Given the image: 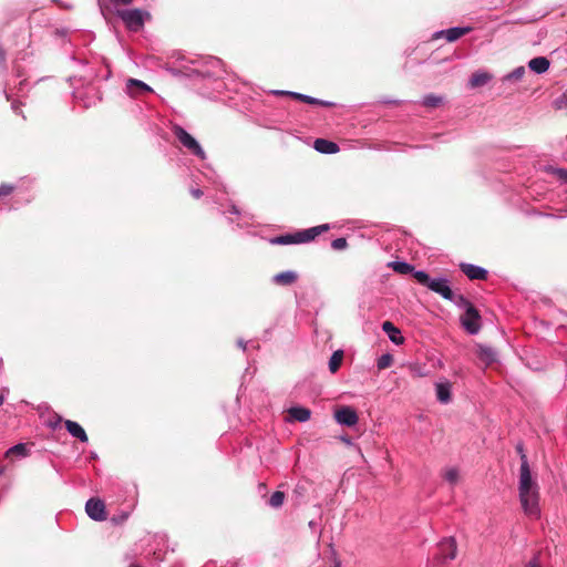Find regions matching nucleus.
<instances>
[{
  "label": "nucleus",
  "instance_id": "f257e3e1",
  "mask_svg": "<svg viewBox=\"0 0 567 567\" xmlns=\"http://www.w3.org/2000/svg\"><path fill=\"white\" fill-rule=\"evenodd\" d=\"M329 225L323 224L291 234L279 235L269 238L271 245H298L315 240L318 236L329 230Z\"/></svg>",
  "mask_w": 567,
  "mask_h": 567
},
{
  "label": "nucleus",
  "instance_id": "f03ea898",
  "mask_svg": "<svg viewBox=\"0 0 567 567\" xmlns=\"http://www.w3.org/2000/svg\"><path fill=\"white\" fill-rule=\"evenodd\" d=\"M415 280L423 287H426L431 291L440 295L443 299L447 300L452 297V288L447 277L440 276L431 278L425 270L414 271Z\"/></svg>",
  "mask_w": 567,
  "mask_h": 567
},
{
  "label": "nucleus",
  "instance_id": "7ed1b4c3",
  "mask_svg": "<svg viewBox=\"0 0 567 567\" xmlns=\"http://www.w3.org/2000/svg\"><path fill=\"white\" fill-rule=\"evenodd\" d=\"M117 17L124 22L126 29L132 32H140L145 21L151 19V14L141 9L118 10Z\"/></svg>",
  "mask_w": 567,
  "mask_h": 567
},
{
  "label": "nucleus",
  "instance_id": "20e7f679",
  "mask_svg": "<svg viewBox=\"0 0 567 567\" xmlns=\"http://www.w3.org/2000/svg\"><path fill=\"white\" fill-rule=\"evenodd\" d=\"M171 131L174 134V136L178 140V142L187 148L193 155L199 157L200 159H205L206 154L202 146L198 144V142L186 132L185 128H183L178 124H173L171 126Z\"/></svg>",
  "mask_w": 567,
  "mask_h": 567
},
{
  "label": "nucleus",
  "instance_id": "39448f33",
  "mask_svg": "<svg viewBox=\"0 0 567 567\" xmlns=\"http://www.w3.org/2000/svg\"><path fill=\"white\" fill-rule=\"evenodd\" d=\"M457 547L453 537L443 538L436 549L434 560L437 566L446 567L447 563L456 557Z\"/></svg>",
  "mask_w": 567,
  "mask_h": 567
},
{
  "label": "nucleus",
  "instance_id": "423d86ee",
  "mask_svg": "<svg viewBox=\"0 0 567 567\" xmlns=\"http://www.w3.org/2000/svg\"><path fill=\"white\" fill-rule=\"evenodd\" d=\"M460 323L462 328L471 336H475L481 331L482 317L475 306L467 309V311H464V313L460 317Z\"/></svg>",
  "mask_w": 567,
  "mask_h": 567
},
{
  "label": "nucleus",
  "instance_id": "0eeeda50",
  "mask_svg": "<svg viewBox=\"0 0 567 567\" xmlns=\"http://www.w3.org/2000/svg\"><path fill=\"white\" fill-rule=\"evenodd\" d=\"M519 499L523 511L528 517L533 519H538L540 517L538 491L519 494Z\"/></svg>",
  "mask_w": 567,
  "mask_h": 567
},
{
  "label": "nucleus",
  "instance_id": "6e6552de",
  "mask_svg": "<svg viewBox=\"0 0 567 567\" xmlns=\"http://www.w3.org/2000/svg\"><path fill=\"white\" fill-rule=\"evenodd\" d=\"M519 494L538 491L536 483L533 481L530 467L526 455H523V462L519 468Z\"/></svg>",
  "mask_w": 567,
  "mask_h": 567
},
{
  "label": "nucleus",
  "instance_id": "1a4fd4ad",
  "mask_svg": "<svg viewBox=\"0 0 567 567\" xmlns=\"http://www.w3.org/2000/svg\"><path fill=\"white\" fill-rule=\"evenodd\" d=\"M85 512L94 520L102 522L106 519L105 505L100 498H90L85 504Z\"/></svg>",
  "mask_w": 567,
  "mask_h": 567
},
{
  "label": "nucleus",
  "instance_id": "9d476101",
  "mask_svg": "<svg viewBox=\"0 0 567 567\" xmlns=\"http://www.w3.org/2000/svg\"><path fill=\"white\" fill-rule=\"evenodd\" d=\"M460 269L471 280H486L488 277L487 269L474 264L461 262Z\"/></svg>",
  "mask_w": 567,
  "mask_h": 567
},
{
  "label": "nucleus",
  "instance_id": "9b49d317",
  "mask_svg": "<svg viewBox=\"0 0 567 567\" xmlns=\"http://www.w3.org/2000/svg\"><path fill=\"white\" fill-rule=\"evenodd\" d=\"M126 92L132 97H137L147 93H152L153 89L141 80L128 79L126 81Z\"/></svg>",
  "mask_w": 567,
  "mask_h": 567
},
{
  "label": "nucleus",
  "instance_id": "f8f14e48",
  "mask_svg": "<svg viewBox=\"0 0 567 567\" xmlns=\"http://www.w3.org/2000/svg\"><path fill=\"white\" fill-rule=\"evenodd\" d=\"M287 421L288 422H307L311 417V411L308 408L303 406H292L288 411Z\"/></svg>",
  "mask_w": 567,
  "mask_h": 567
},
{
  "label": "nucleus",
  "instance_id": "ddd939ff",
  "mask_svg": "<svg viewBox=\"0 0 567 567\" xmlns=\"http://www.w3.org/2000/svg\"><path fill=\"white\" fill-rule=\"evenodd\" d=\"M436 399L442 404H447L452 400V384L449 381L435 383Z\"/></svg>",
  "mask_w": 567,
  "mask_h": 567
},
{
  "label": "nucleus",
  "instance_id": "4468645a",
  "mask_svg": "<svg viewBox=\"0 0 567 567\" xmlns=\"http://www.w3.org/2000/svg\"><path fill=\"white\" fill-rule=\"evenodd\" d=\"M382 330L386 333L391 342L396 346H400L404 342V337L402 336L399 328L394 326L391 321H384L382 323Z\"/></svg>",
  "mask_w": 567,
  "mask_h": 567
},
{
  "label": "nucleus",
  "instance_id": "2eb2a0df",
  "mask_svg": "<svg viewBox=\"0 0 567 567\" xmlns=\"http://www.w3.org/2000/svg\"><path fill=\"white\" fill-rule=\"evenodd\" d=\"M476 354L486 365H489L497 360V352L486 344H477Z\"/></svg>",
  "mask_w": 567,
  "mask_h": 567
},
{
  "label": "nucleus",
  "instance_id": "dca6fc26",
  "mask_svg": "<svg viewBox=\"0 0 567 567\" xmlns=\"http://www.w3.org/2000/svg\"><path fill=\"white\" fill-rule=\"evenodd\" d=\"M64 426L66 431L75 439L81 441L82 443H86L89 437L84 431V429L75 421L65 420Z\"/></svg>",
  "mask_w": 567,
  "mask_h": 567
},
{
  "label": "nucleus",
  "instance_id": "f3484780",
  "mask_svg": "<svg viewBox=\"0 0 567 567\" xmlns=\"http://www.w3.org/2000/svg\"><path fill=\"white\" fill-rule=\"evenodd\" d=\"M334 417L340 424L348 426L354 425V410L350 406H344L336 411Z\"/></svg>",
  "mask_w": 567,
  "mask_h": 567
},
{
  "label": "nucleus",
  "instance_id": "a211bd4d",
  "mask_svg": "<svg viewBox=\"0 0 567 567\" xmlns=\"http://www.w3.org/2000/svg\"><path fill=\"white\" fill-rule=\"evenodd\" d=\"M298 280L297 272L292 270L279 272L272 277V282L278 286H291Z\"/></svg>",
  "mask_w": 567,
  "mask_h": 567
},
{
  "label": "nucleus",
  "instance_id": "6ab92c4d",
  "mask_svg": "<svg viewBox=\"0 0 567 567\" xmlns=\"http://www.w3.org/2000/svg\"><path fill=\"white\" fill-rule=\"evenodd\" d=\"M550 61L546 56H536L528 62V68L536 74H543L548 71Z\"/></svg>",
  "mask_w": 567,
  "mask_h": 567
},
{
  "label": "nucleus",
  "instance_id": "aec40b11",
  "mask_svg": "<svg viewBox=\"0 0 567 567\" xmlns=\"http://www.w3.org/2000/svg\"><path fill=\"white\" fill-rule=\"evenodd\" d=\"M313 147L316 151L322 154H333L339 151V146L337 143L324 138H317L313 143Z\"/></svg>",
  "mask_w": 567,
  "mask_h": 567
},
{
  "label": "nucleus",
  "instance_id": "412c9836",
  "mask_svg": "<svg viewBox=\"0 0 567 567\" xmlns=\"http://www.w3.org/2000/svg\"><path fill=\"white\" fill-rule=\"evenodd\" d=\"M472 31V27H452L445 29V39L447 42H455L461 37L470 33Z\"/></svg>",
  "mask_w": 567,
  "mask_h": 567
},
{
  "label": "nucleus",
  "instance_id": "4be33fe9",
  "mask_svg": "<svg viewBox=\"0 0 567 567\" xmlns=\"http://www.w3.org/2000/svg\"><path fill=\"white\" fill-rule=\"evenodd\" d=\"M388 267L401 275L412 274L414 276V266L404 260H394L388 262Z\"/></svg>",
  "mask_w": 567,
  "mask_h": 567
},
{
  "label": "nucleus",
  "instance_id": "5701e85b",
  "mask_svg": "<svg viewBox=\"0 0 567 567\" xmlns=\"http://www.w3.org/2000/svg\"><path fill=\"white\" fill-rule=\"evenodd\" d=\"M447 301L452 302L458 309L467 311V309L474 307V305L462 293L452 292V297L447 299Z\"/></svg>",
  "mask_w": 567,
  "mask_h": 567
},
{
  "label": "nucleus",
  "instance_id": "b1692460",
  "mask_svg": "<svg viewBox=\"0 0 567 567\" xmlns=\"http://www.w3.org/2000/svg\"><path fill=\"white\" fill-rule=\"evenodd\" d=\"M492 79V75L487 72H475L472 74L468 84L471 87H478L487 84Z\"/></svg>",
  "mask_w": 567,
  "mask_h": 567
},
{
  "label": "nucleus",
  "instance_id": "393cba45",
  "mask_svg": "<svg viewBox=\"0 0 567 567\" xmlns=\"http://www.w3.org/2000/svg\"><path fill=\"white\" fill-rule=\"evenodd\" d=\"M545 171L555 177L561 185H567V168L549 165L546 166Z\"/></svg>",
  "mask_w": 567,
  "mask_h": 567
},
{
  "label": "nucleus",
  "instance_id": "a878e982",
  "mask_svg": "<svg viewBox=\"0 0 567 567\" xmlns=\"http://www.w3.org/2000/svg\"><path fill=\"white\" fill-rule=\"evenodd\" d=\"M343 361V351L337 350L332 353L330 360H329V370L331 373H336Z\"/></svg>",
  "mask_w": 567,
  "mask_h": 567
},
{
  "label": "nucleus",
  "instance_id": "bb28decb",
  "mask_svg": "<svg viewBox=\"0 0 567 567\" xmlns=\"http://www.w3.org/2000/svg\"><path fill=\"white\" fill-rule=\"evenodd\" d=\"M444 101V97L442 95H435V94H426L422 99V104L425 107L434 109L440 106Z\"/></svg>",
  "mask_w": 567,
  "mask_h": 567
},
{
  "label": "nucleus",
  "instance_id": "cd10ccee",
  "mask_svg": "<svg viewBox=\"0 0 567 567\" xmlns=\"http://www.w3.org/2000/svg\"><path fill=\"white\" fill-rule=\"evenodd\" d=\"M27 455H28V447L23 443L16 444L6 452L7 457H12V456L24 457Z\"/></svg>",
  "mask_w": 567,
  "mask_h": 567
},
{
  "label": "nucleus",
  "instance_id": "c85d7f7f",
  "mask_svg": "<svg viewBox=\"0 0 567 567\" xmlns=\"http://www.w3.org/2000/svg\"><path fill=\"white\" fill-rule=\"evenodd\" d=\"M525 74V68L524 66H517L512 72L507 73L503 76V82H515L520 81Z\"/></svg>",
  "mask_w": 567,
  "mask_h": 567
},
{
  "label": "nucleus",
  "instance_id": "c756f323",
  "mask_svg": "<svg viewBox=\"0 0 567 567\" xmlns=\"http://www.w3.org/2000/svg\"><path fill=\"white\" fill-rule=\"evenodd\" d=\"M285 498H286V495L284 492H280V491H276L275 493H272V495L270 496L269 501H268V504L274 507V508H279L280 506H282L284 502H285Z\"/></svg>",
  "mask_w": 567,
  "mask_h": 567
},
{
  "label": "nucleus",
  "instance_id": "7c9ffc66",
  "mask_svg": "<svg viewBox=\"0 0 567 567\" xmlns=\"http://www.w3.org/2000/svg\"><path fill=\"white\" fill-rule=\"evenodd\" d=\"M393 363V355L391 353H384L379 357L377 361V367L379 370H384L389 368Z\"/></svg>",
  "mask_w": 567,
  "mask_h": 567
},
{
  "label": "nucleus",
  "instance_id": "2f4dec72",
  "mask_svg": "<svg viewBox=\"0 0 567 567\" xmlns=\"http://www.w3.org/2000/svg\"><path fill=\"white\" fill-rule=\"evenodd\" d=\"M553 107L555 110H565L567 109V90L559 96H557L553 101Z\"/></svg>",
  "mask_w": 567,
  "mask_h": 567
},
{
  "label": "nucleus",
  "instance_id": "473e14b6",
  "mask_svg": "<svg viewBox=\"0 0 567 567\" xmlns=\"http://www.w3.org/2000/svg\"><path fill=\"white\" fill-rule=\"evenodd\" d=\"M444 478L450 484H455L458 480V471L454 467L446 470L444 473Z\"/></svg>",
  "mask_w": 567,
  "mask_h": 567
},
{
  "label": "nucleus",
  "instance_id": "72a5a7b5",
  "mask_svg": "<svg viewBox=\"0 0 567 567\" xmlns=\"http://www.w3.org/2000/svg\"><path fill=\"white\" fill-rule=\"evenodd\" d=\"M279 95H287V96H290L295 100H298L300 102H303V103H307L308 101V97L309 95H305V94H301V93H296V92H289V91H279L277 92Z\"/></svg>",
  "mask_w": 567,
  "mask_h": 567
},
{
  "label": "nucleus",
  "instance_id": "f704fd0d",
  "mask_svg": "<svg viewBox=\"0 0 567 567\" xmlns=\"http://www.w3.org/2000/svg\"><path fill=\"white\" fill-rule=\"evenodd\" d=\"M307 104L319 105V106H323V107H332L334 105L332 102L319 100V99H316L312 96L308 97Z\"/></svg>",
  "mask_w": 567,
  "mask_h": 567
},
{
  "label": "nucleus",
  "instance_id": "c9c22d12",
  "mask_svg": "<svg viewBox=\"0 0 567 567\" xmlns=\"http://www.w3.org/2000/svg\"><path fill=\"white\" fill-rule=\"evenodd\" d=\"M523 567H542L540 551L535 553Z\"/></svg>",
  "mask_w": 567,
  "mask_h": 567
},
{
  "label": "nucleus",
  "instance_id": "e433bc0d",
  "mask_svg": "<svg viewBox=\"0 0 567 567\" xmlns=\"http://www.w3.org/2000/svg\"><path fill=\"white\" fill-rule=\"evenodd\" d=\"M4 93H6V97H7V100H8V101H11V107H12V110H13L16 113L20 114V113H21L20 107H21L22 103H21L20 101H18V100H12L11 94H10V93H8L7 91H4Z\"/></svg>",
  "mask_w": 567,
  "mask_h": 567
},
{
  "label": "nucleus",
  "instance_id": "4c0bfd02",
  "mask_svg": "<svg viewBox=\"0 0 567 567\" xmlns=\"http://www.w3.org/2000/svg\"><path fill=\"white\" fill-rule=\"evenodd\" d=\"M14 187L8 184H0V197H7L12 194Z\"/></svg>",
  "mask_w": 567,
  "mask_h": 567
},
{
  "label": "nucleus",
  "instance_id": "58836bf2",
  "mask_svg": "<svg viewBox=\"0 0 567 567\" xmlns=\"http://www.w3.org/2000/svg\"><path fill=\"white\" fill-rule=\"evenodd\" d=\"M331 246L336 250H341L347 247L346 238H337L331 243Z\"/></svg>",
  "mask_w": 567,
  "mask_h": 567
},
{
  "label": "nucleus",
  "instance_id": "ea45409f",
  "mask_svg": "<svg viewBox=\"0 0 567 567\" xmlns=\"http://www.w3.org/2000/svg\"><path fill=\"white\" fill-rule=\"evenodd\" d=\"M13 72L16 74L17 78L21 79L24 76V72L23 70L21 69V66L17 63L13 64Z\"/></svg>",
  "mask_w": 567,
  "mask_h": 567
},
{
  "label": "nucleus",
  "instance_id": "a19ab883",
  "mask_svg": "<svg viewBox=\"0 0 567 567\" xmlns=\"http://www.w3.org/2000/svg\"><path fill=\"white\" fill-rule=\"evenodd\" d=\"M190 194L194 198H200L204 195L200 188H192Z\"/></svg>",
  "mask_w": 567,
  "mask_h": 567
},
{
  "label": "nucleus",
  "instance_id": "79ce46f5",
  "mask_svg": "<svg viewBox=\"0 0 567 567\" xmlns=\"http://www.w3.org/2000/svg\"><path fill=\"white\" fill-rule=\"evenodd\" d=\"M441 38H445V29L444 30L435 31L433 33V35H432L433 40H437V39H441Z\"/></svg>",
  "mask_w": 567,
  "mask_h": 567
},
{
  "label": "nucleus",
  "instance_id": "37998d69",
  "mask_svg": "<svg viewBox=\"0 0 567 567\" xmlns=\"http://www.w3.org/2000/svg\"><path fill=\"white\" fill-rule=\"evenodd\" d=\"M516 451L519 454L520 463H522L523 462V455H526L525 452H524V446H523L522 443L517 444Z\"/></svg>",
  "mask_w": 567,
  "mask_h": 567
},
{
  "label": "nucleus",
  "instance_id": "c03bdc74",
  "mask_svg": "<svg viewBox=\"0 0 567 567\" xmlns=\"http://www.w3.org/2000/svg\"><path fill=\"white\" fill-rule=\"evenodd\" d=\"M230 214H234V215H239L240 214V210L239 208L236 206V205H230L229 207V210H228Z\"/></svg>",
  "mask_w": 567,
  "mask_h": 567
},
{
  "label": "nucleus",
  "instance_id": "a18cd8bd",
  "mask_svg": "<svg viewBox=\"0 0 567 567\" xmlns=\"http://www.w3.org/2000/svg\"><path fill=\"white\" fill-rule=\"evenodd\" d=\"M112 2L114 3H120V4H123V6H128L131 4L134 0H111Z\"/></svg>",
  "mask_w": 567,
  "mask_h": 567
},
{
  "label": "nucleus",
  "instance_id": "49530a36",
  "mask_svg": "<svg viewBox=\"0 0 567 567\" xmlns=\"http://www.w3.org/2000/svg\"><path fill=\"white\" fill-rule=\"evenodd\" d=\"M25 85H27V79L20 80L18 91L22 92Z\"/></svg>",
  "mask_w": 567,
  "mask_h": 567
},
{
  "label": "nucleus",
  "instance_id": "de8ad7c7",
  "mask_svg": "<svg viewBox=\"0 0 567 567\" xmlns=\"http://www.w3.org/2000/svg\"><path fill=\"white\" fill-rule=\"evenodd\" d=\"M342 442H344L346 444L348 445H351L352 442H351V439L347 437V436H340L339 437Z\"/></svg>",
  "mask_w": 567,
  "mask_h": 567
},
{
  "label": "nucleus",
  "instance_id": "09e8293b",
  "mask_svg": "<svg viewBox=\"0 0 567 567\" xmlns=\"http://www.w3.org/2000/svg\"><path fill=\"white\" fill-rule=\"evenodd\" d=\"M382 102L385 103V104H392V103L393 104H399V103H401L400 101H392V100H384Z\"/></svg>",
  "mask_w": 567,
  "mask_h": 567
},
{
  "label": "nucleus",
  "instance_id": "8fccbe9b",
  "mask_svg": "<svg viewBox=\"0 0 567 567\" xmlns=\"http://www.w3.org/2000/svg\"><path fill=\"white\" fill-rule=\"evenodd\" d=\"M258 487H259V491H266V488H267L265 483H259Z\"/></svg>",
  "mask_w": 567,
  "mask_h": 567
},
{
  "label": "nucleus",
  "instance_id": "3c124183",
  "mask_svg": "<svg viewBox=\"0 0 567 567\" xmlns=\"http://www.w3.org/2000/svg\"><path fill=\"white\" fill-rule=\"evenodd\" d=\"M4 402V396L2 394H0V405H2Z\"/></svg>",
  "mask_w": 567,
  "mask_h": 567
},
{
  "label": "nucleus",
  "instance_id": "603ef678",
  "mask_svg": "<svg viewBox=\"0 0 567 567\" xmlns=\"http://www.w3.org/2000/svg\"><path fill=\"white\" fill-rule=\"evenodd\" d=\"M355 228H357V229L361 228V225H360V221H359V220H357Z\"/></svg>",
  "mask_w": 567,
  "mask_h": 567
},
{
  "label": "nucleus",
  "instance_id": "864d4df0",
  "mask_svg": "<svg viewBox=\"0 0 567 567\" xmlns=\"http://www.w3.org/2000/svg\"><path fill=\"white\" fill-rule=\"evenodd\" d=\"M130 567H141V566H138L136 564H132V565H130Z\"/></svg>",
  "mask_w": 567,
  "mask_h": 567
},
{
  "label": "nucleus",
  "instance_id": "5fc2aeb1",
  "mask_svg": "<svg viewBox=\"0 0 567 567\" xmlns=\"http://www.w3.org/2000/svg\"><path fill=\"white\" fill-rule=\"evenodd\" d=\"M333 567H340V564H339V563H336Z\"/></svg>",
  "mask_w": 567,
  "mask_h": 567
}]
</instances>
